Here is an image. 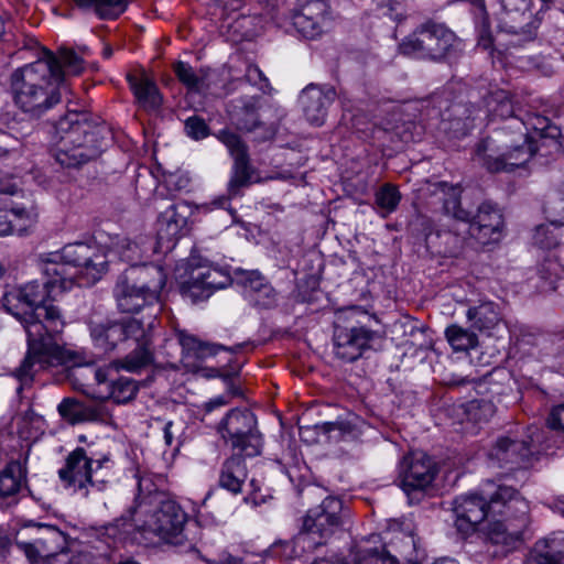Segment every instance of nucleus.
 Returning <instances> with one entry per match:
<instances>
[{
    "mask_svg": "<svg viewBox=\"0 0 564 564\" xmlns=\"http://www.w3.org/2000/svg\"><path fill=\"white\" fill-rule=\"evenodd\" d=\"M44 281H32L12 288L3 294V307L23 325L28 336V352L14 376L20 382L18 391L31 384L40 369L63 358L58 336L65 322L61 310L52 303L75 284L89 285L100 280L107 270V256L97 246L85 242L69 243L58 251L40 256Z\"/></svg>",
    "mask_w": 564,
    "mask_h": 564,
    "instance_id": "1",
    "label": "nucleus"
},
{
    "mask_svg": "<svg viewBox=\"0 0 564 564\" xmlns=\"http://www.w3.org/2000/svg\"><path fill=\"white\" fill-rule=\"evenodd\" d=\"M556 140L561 130L549 118L527 115L513 118L505 124L495 138L488 137L477 143L474 160L489 172L511 171L531 160L538 151L534 137Z\"/></svg>",
    "mask_w": 564,
    "mask_h": 564,
    "instance_id": "2",
    "label": "nucleus"
},
{
    "mask_svg": "<svg viewBox=\"0 0 564 564\" xmlns=\"http://www.w3.org/2000/svg\"><path fill=\"white\" fill-rule=\"evenodd\" d=\"M147 513L143 502L131 506L120 518L104 525L99 530V536L116 543L128 539L137 541V534L144 540L155 535L165 543L183 547V552H198L192 542H187L183 533L187 514L177 502L167 498L159 499V507L145 519L140 518Z\"/></svg>",
    "mask_w": 564,
    "mask_h": 564,
    "instance_id": "3",
    "label": "nucleus"
},
{
    "mask_svg": "<svg viewBox=\"0 0 564 564\" xmlns=\"http://www.w3.org/2000/svg\"><path fill=\"white\" fill-rule=\"evenodd\" d=\"M13 105L28 118L40 119L62 101V76L52 52L17 68L9 78Z\"/></svg>",
    "mask_w": 564,
    "mask_h": 564,
    "instance_id": "4",
    "label": "nucleus"
},
{
    "mask_svg": "<svg viewBox=\"0 0 564 564\" xmlns=\"http://www.w3.org/2000/svg\"><path fill=\"white\" fill-rule=\"evenodd\" d=\"M108 130L86 111H68L55 124L53 156L65 167H77L97 159Z\"/></svg>",
    "mask_w": 564,
    "mask_h": 564,
    "instance_id": "5",
    "label": "nucleus"
},
{
    "mask_svg": "<svg viewBox=\"0 0 564 564\" xmlns=\"http://www.w3.org/2000/svg\"><path fill=\"white\" fill-rule=\"evenodd\" d=\"M511 509L516 517L523 523L525 514L529 513L528 502L511 486L489 481L480 492H471L457 497L453 502L455 514V527L460 533L468 535L475 532L478 524L484 520L496 518V514H503Z\"/></svg>",
    "mask_w": 564,
    "mask_h": 564,
    "instance_id": "6",
    "label": "nucleus"
},
{
    "mask_svg": "<svg viewBox=\"0 0 564 564\" xmlns=\"http://www.w3.org/2000/svg\"><path fill=\"white\" fill-rule=\"evenodd\" d=\"M445 194L443 200L444 213L454 219L468 223L469 232L481 243L496 240L495 235H499L503 220L500 210L491 203H482L474 213L462 206L459 186L442 184Z\"/></svg>",
    "mask_w": 564,
    "mask_h": 564,
    "instance_id": "7",
    "label": "nucleus"
},
{
    "mask_svg": "<svg viewBox=\"0 0 564 564\" xmlns=\"http://www.w3.org/2000/svg\"><path fill=\"white\" fill-rule=\"evenodd\" d=\"M367 317H369L368 313L359 306L339 311L334 327L333 344L336 358L343 362L358 360L370 348L376 332L360 325V318Z\"/></svg>",
    "mask_w": 564,
    "mask_h": 564,
    "instance_id": "8",
    "label": "nucleus"
},
{
    "mask_svg": "<svg viewBox=\"0 0 564 564\" xmlns=\"http://www.w3.org/2000/svg\"><path fill=\"white\" fill-rule=\"evenodd\" d=\"M14 543L31 564H64L59 556L67 554V536L54 525L35 524L19 530Z\"/></svg>",
    "mask_w": 564,
    "mask_h": 564,
    "instance_id": "9",
    "label": "nucleus"
},
{
    "mask_svg": "<svg viewBox=\"0 0 564 564\" xmlns=\"http://www.w3.org/2000/svg\"><path fill=\"white\" fill-rule=\"evenodd\" d=\"M456 41L455 33L445 25L427 22L406 36L399 47L403 55L440 62L451 54Z\"/></svg>",
    "mask_w": 564,
    "mask_h": 564,
    "instance_id": "10",
    "label": "nucleus"
},
{
    "mask_svg": "<svg viewBox=\"0 0 564 564\" xmlns=\"http://www.w3.org/2000/svg\"><path fill=\"white\" fill-rule=\"evenodd\" d=\"M217 430L232 451L239 452L246 457H254L260 454L262 438L257 430V417L251 411L230 410L220 421Z\"/></svg>",
    "mask_w": 564,
    "mask_h": 564,
    "instance_id": "11",
    "label": "nucleus"
},
{
    "mask_svg": "<svg viewBox=\"0 0 564 564\" xmlns=\"http://www.w3.org/2000/svg\"><path fill=\"white\" fill-rule=\"evenodd\" d=\"M544 433L538 427L530 431V441L516 440L510 436L499 437L488 453L492 465L510 470L525 468L535 452H549L551 445L544 442Z\"/></svg>",
    "mask_w": 564,
    "mask_h": 564,
    "instance_id": "12",
    "label": "nucleus"
},
{
    "mask_svg": "<svg viewBox=\"0 0 564 564\" xmlns=\"http://www.w3.org/2000/svg\"><path fill=\"white\" fill-rule=\"evenodd\" d=\"M343 503L335 497H327L323 502L307 511L303 518L301 535H306L308 549L314 550L326 544L343 525Z\"/></svg>",
    "mask_w": 564,
    "mask_h": 564,
    "instance_id": "13",
    "label": "nucleus"
},
{
    "mask_svg": "<svg viewBox=\"0 0 564 564\" xmlns=\"http://www.w3.org/2000/svg\"><path fill=\"white\" fill-rule=\"evenodd\" d=\"M120 368L109 364L105 367H88L85 370L93 376V382L86 384L85 394L95 400H113V402L127 403L133 400L139 387L134 379L129 377L115 378Z\"/></svg>",
    "mask_w": 564,
    "mask_h": 564,
    "instance_id": "14",
    "label": "nucleus"
},
{
    "mask_svg": "<svg viewBox=\"0 0 564 564\" xmlns=\"http://www.w3.org/2000/svg\"><path fill=\"white\" fill-rule=\"evenodd\" d=\"M109 458L94 460L83 447H76L65 457V464L58 469V478L64 488L79 494L83 497L89 495V488L96 486L93 480L94 465L101 468Z\"/></svg>",
    "mask_w": 564,
    "mask_h": 564,
    "instance_id": "15",
    "label": "nucleus"
},
{
    "mask_svg": "<svg viewBox=\"0 0 564 564\" xmlns=\"http://www.w3.org/2000/svg\"><path fill=\"white\" fill-rule=\"evenodd\" d=\"M437 475L435 462L424 453L404 456L400 464L399 478L402 490L410 500H420Z\"/></svg>",
    "mask_w": 564,
    "mask_h": 564,
    "instance_id": "16",
    "label": "nucleus"
},
{
    "mask_svg": "<svg viewBox=\"0 0 564 564\" xmlns=\"http://www.w3.org/2000/svg\"><path fill=\"white\" fill-rule=\"evenodd\" d=\"M232 282L227 271L218 267L200 265L191 272L189 279L182 284L183 294L192 302L204 301L217 290L229 286Z\"/></svg>",
    "mask_w": 564,
    "mask_h": 564,
    "instance_id": "17",
    "label": "nucleus"
},
{
    "mask_svg": "<svg viewBox=\"0 0 564 564\" xmlns=\"http://www.w3.org/2000/svg\"><path fill=\"white\" fill-rule=\"evenodd\" d=\"M505 11L498 28L501 32L520 36L518 43L532 41L536 36L539 22L529 11L530 0H499Z\"/></svg>",
    "mask_w": 564,
    "mask_h": 564,
    "instance_id": "18",
    "label": "nucleus"
},
{
    "mask_svg": "<svg viewBox=\"0 0 564 564\" xmlns=\"http://www.w3.org/2000/svg\"><path fill=\"white\" fill-rule=\"evenodd\" d=\"M217 138L234 158L232 175L228 183V194L232 197L238 195L242 187L251 184L252 169L249 164L247 147L239 135L227 130L219 131Z\"/></svg>",
    "mask_w": 564,
    "mask_h": 564,
    "instance_id": "19",
    "label": "nucleus"
},
{
    "mask_svg": "<svg viewBox=\"0 0 564 564\" xmlns=\"http://www.w3.org/2000/svg\"><path fill=\"white\" fill-rule=\"evenodd\" d=\"M235 280L242 286L245 295L254 306L270 308L275 305L276 293L258 270L237 269Z\"/></svg>",
    "mask_w": 564,
    "mask_h": 564,
    "instance_id": "20",
    "label": "nucleus"
},
{
    "mask_svg": "<svg viewBox=\"0 0 564 564\" xmlns=\"http://www.w3.org/2000/svg\"><path fill=\"white\" fill-rule=\"evenodd\" d=\"M336 98L333 87L306 86L300 95V105L307 121L315 126L325 122L329 106Z\"/></svg>",
    "mask_w": 564,
    "mask_h": 564,
    "instance_id": "21",
    "label": "nucleus"
},
{
    "mask_svg": "<svg viewBox=\"0 0 564 564\" xmlns=\"http://www.w3.org/2000/svg\"><path fill=\"white\" fill-rule=\"evenodd\" d=\"M505 521L495 520L488 524L487 538L491 544L500 545L502 553L513 550L522 539L523 529L528 523V513L523 523L516 517L514 510L507 511L503 514Z\"/></svg>",
    "mask_w": 564,
    "mask_h": 564,
    "instance_id": "22",
    "label": "nucleus"
},
{
    "mask_svg": "<svg viewBox=\"0 0 564 564\" xmlns=\"http://www.w3.org/2000/svg\"><path fill=\"white\" fill-rule=\"evenodd\" d=\"M326 13L325 1H307L293 14V26L303 37L314 40L323 32Z\"/></svg>",
    "mask_w": 564,
    "mask_h": 564,
    "instance_id": "23",
    "label": "nucleus"
},
{
    "mask_svg": "<svg viewBox=\"0 0 564 564\" xmlns=\"http://www.w3.org/2000/svg\"><path fill=\"white\" fill-rule=\"evenodd\" d=\"M28 470L19 460H11L0 470V499L3 506L17 505L28 489Z\"/></svg>",
    "mask_w": 564,
    "mask_h": 564,
    "instance_id": "24",
    "label": "nucleus"
},
{
    "mask_svg": "<svg viewBox=\"0 0 564 564\" xmlns=\"http://www.w3.org/2000/svg\"><path fill=\"white\" fill-rule=\"evenodd\" d=\"M121 276L150 296V301L159 299L166 282V275L162 268L154 264L131 265Z\"/></svg>",
    "mask_w": 564,
    "mask_h": 564,
    "instance_id": "25",
    "label": "nucleus"
},
{
    "mask_svg": "<svg viewBox=\"0 0 564 564\" xmlns=\"http://www.w3.org/2000/svg\"><path fill=\"white\" fill-rule=\"evenodd\" d=\"M177 338L183 349L182 362L184 367L189 371H197L199 369V364L204 359L210 356H215L219 350L235 351V349L227 348L221 345L200 341L193 335L186 334L184 332H181L177 335Z\"/></svg>",
    "mask_w": 564,
    "mask_h": 564,
    "instance_id": "26",
    "label": "nucleus"
},
{
    "mask_svg": "<svg viewBox=\"0 0 564 564\" xmlns=\"http://www.w3.org/2000/svg\"><path fill=\"white\" fill-rule=\"evenodd\" d=\"M191 214L189 206L185 202L171 204L158 218V238L160 241L176 239L186 227Z\"/></svg>",
    "mask_w": 564,
    "mask_h": 564,
    "instance_id": "27",
    "label": "nucleus"
},
{
    "mask_svg": "<svg viewBox=\"0 0 564 564\" xmlns=\"http://www.w3.org/2000/svg\"><path fill=\"white\" fill-rule=\"evenodd\" d=\"M528 564H564V532H553L536 541Z\"/></svg>",
    "mask_w": 564,
    "mask_h": 564,
    "instance_id": "28",
    "label": "nucleus"
},
{
    "mask_svg": "<svg viewBox=\"0 0 564 564\" xmlns=\"http://www.w3.org/2000/svg\"><path fill=\"white\" fill-rule=\"evenodd\" d=\"M481 109L474 105L453 104L443 113L444 130H448L454 137H463L474 127V121L479 117Z\"/></svg>",
    "mask_w": 564,
    "mask_h": 564,
    "instance_id": "29",
    "label": "nucleus"
},
{
    "mask_svg": "<svg viewBox=\"0 0 564 564\" xmlns=\"http://www.w3.org/2000/svg\"><path fill=\"white\" fill-rule=\"evenodd\" d=\"M243 457V454L234 451V454L224 460L219 470L218 485L234 495L241 492L242 485L248 478Z\"/></svg>",
    "mask_w": 564,
    "mask_h": 564,
    "instance_id": "30",
    "label": "nucleus"
},
{
    "mask_svg": "<svg viewBox=\"0 0 564 564\" xmlns=\"http://www.w3.org/2000/svg\"><path fill=\"white\" fill-rule=\"evenodd\" d=\"M113 293L118 308L122 313H137L147 304L154 302L150 301V296L122 276L119 278Z\"/></svg>",
    "mask_w": 564,
    "mask_h": 564,
    "instance_id": "31",
    "label": "nucleus"
},
{
    "mask_svg": "<svg viewBox=\"0 0 564 564\" xmlns=\"http://www.w3.org/2000/svg\"><path fill=\"white\" fill-rule=\"evenodd\" d=\"M128 82L140 108L148 112H154L160 109L163 97L153 80L144 76L129 75Z\"/></svg>",
    "mask_w": 564,
    "mask_h": 564,
    "instance_id": "32",
    "label": "nucleus"
},
{
    "mask_svg": "<svg viewBox=\"0 0 564 564\" xmlns=\"http://www.w3.org/2000/svg\"><path fill=\"white\" fill-rule=\"evenodd\" d=\"M467 318L471 326L480 332H490L501 322L499 306L494 302H481L477 306L469 307Z\"/></svg>",
    "mask_w": 564,
    "mask_h": 564,
    "instance_id": "33",
    "label": "nucleus"
},
{
    "mask_svg": "<svg viewBox=\"0 0 564 564\" xmlns=\"http://www.w3.org/2000/svg\"><path fill=\"white\" fill-rule=\"evenodd\" d=\"M173 69L177 79L189 91L204 93L210 88L209 69L200 68L195 70L189 64L182 61L175 63Z\"/></svg>",
    "mask_w": 564,
    "mask_h": 564,
    "instance_id": "34",
    "label": "nucleus"
},
{
    "mask_svg": "<svg viewBox=\"0 0 564 564\" xmlns=\"http://www.w3.org/2000/svg\"><path fill=\"white\" fill-rule=\"evenodd\" d=\"M90 335L97 347L105 351L116 348L120 341H124L123 327L121 321L108 324H93Z\"/></svg>",
    "mask_w": 564,
    "mask_h": 564,
    "instance_id": "35",
    "label": "nucleus"
},
{
    "mask_svg": "<svg viewBox=\"0 0 564 564\" xmlns=\"http://www.w3.org/2000/svg\"><path fill=\"white\" fill-rule=\"evenodd\" d=\"M390 545L395 552L398 564L401 561L405 564H423L425 552L417 546L414 535L401 533Z\"/></svg>",
    "mask_w": 564,
    "mask_h": 564,
    "instance_id": "36",
    "label": "nucleus"
},
{
    "mask_svg": "<svg viewBox=\"0 0 564 564\" xmlns=\"http://www.w3.org/2000/svg\"><path fill=\"white\" fill-rule=\"evenodd\" d=\"M486 113L488 117L508 119V124L511 119L519 118L514 113L513 102L509 96V93L502 89L491 91L486 98Z\"/></svg>",
    "mask_w": 564,
    "mask_h": 564,
    "instance_id": "37",
    "label": "nucleus"
},
{
    "mask_svg": "<svg viewBox=\"0 0 564 564\" xmlns=\"http://www.w3.org/2000/svg\"><path fill=\"white\" fill-rule=\"evenodd\" d=\"M152 341L137 344L135 348L124 358L111 362L117 368L124 369L130 372H138L153 362Z\"/></svg>",
    "mask_w": 564,
    "mask_h": 564,
    "instance_id": "38",
    "label": "nucleus"
},
{
    "mask_svg": "<svg viewBox=\"0 0 564 564\" xmlns=\"http://www.w3.org/2000/svg\"><path fill=\"white\" fill-rule=\"evenodd\" d=\"M59 415L72 424L95 421L100 416L98 408H83L75 399L66 398L57 406Z\"/></svg>",
    "mask_w": 564,
    "mask_h": 564,
    "instance_id": "39",
    "label": "nucleus"
},
{
    "mask_svg": "<svg viewBox=\"0 0 564 564\" xmlns=\"http://www.w3.org/2000/svg\"><path fill=\"white\" fill-rule=\"evenodd\" d=\"M150 239L142 237L140 241H131L128 238H117L112 242V250L119 254V257L130 263H137L148 252Z\"/></svg>",
    "mask_w": 564,
    "mask_h": 564,
    "instance_id": "40",
    "label": "nucleus"
},
{
    "mask_svg": "<svg viewBox=\"0 0 564 564\" xmlns=\"http://www.w3.org/2000/svg\"><path fill=\"white\" fill-rule=\"evenodd\" d=\"M83 8L93 7L100 19H117L127 9V0H75Z\"/></svg>",
    "mask_w": 564,
    "mask_h": 564,
    "instance_id": "41",
    "label": "nucleus"
},
{
    "mask_svg": "<svg viewBox=\"0 0 564 564\" xmlns=\"http://www.w3.org/2000/svg\"><path fill=\"white\" fill-rule=\"evenodd\" d=\"M475 6L474 18L476 32L478 34V44L484 48H490L494 43V37L484 0H475Z\"/></svg>",
    "mask_w": 564,
    "mask_h": 564,
    "instance_id": "42",
    "label": "nucleus"
},
{
    "mask_svg": "<svg viewBox=\"0 0 564 564\" xmlns=\"http://www.w3.org/2000/svg\"><path fill=\"white\" fill-rule=\"evenodd\" d=\"M445 336L455 351H467L478 345L476 334L457 325L448 326Z\"/></svg>",
    "mask_w": 564,
    "mask_h": 564,
    "instance_id": "43",
    "label": "nucleus"
},
{
    "mask_svg": "<svg viewBox=\"0 0 564 564\" xmlns=\"http://www.w3.org/2000/svg\"><path fill=\"white\" fill-rule=\"evenodd\" d=\"M153 321L154 318L144 325L140 319L133 317L121 319L126 340L132 339L135 345L152 341Z\"/></svg>",
    "mask_w": 564,
    "mask_h": 564,
    "instance_id": "44",
    "label": "nucleus"
},
{
    "mask_svg": "<svg viewBox=\"0 0 564 564\" xmlns=\"http://www.w3.org/2000/svg\"><path fill=\"white\" fill-rule=\"evenodd\" d=\"M62 76V89H64V74L79 75L84 69V59L70 48H59L58 55H54Z\"/></svg>",
    "mask_w": 564,
    "mask_h": 564,
    "instance_id": "45",
    "label": "nucleus"
},
{
    "mask_svg": "<svg viewBox=\"0 0 564 564\" xmlns=\"http://www.w3.org/2000/svg\"><path fill=\"white\" fill-rule=\"evenodd\" d=\"M272 553L284 560H293L303 555L304 552H311L308 543L306 542V535L300 533L290 541H283L273 544Z\"/></svg>",
    "mask_w": 564,
    "mask_h": 564,
    "instance_id": "46",
    "label": "nucleus"
},
{
    "mask_svg": "<svg viewBox=\"0 0 564 564\" xmlns=\"http://www.w3.org/2000/svg\"><path fill=\"white\" fill-rule=\"evenodd\" d=\"M543 212L550 225L564 226V193L556 191L547 195Z\"/></svg>",
    "mask_w": 564,
    "mask_h": 564,
    "instance_id": "47",
    "label": "nucleus"
},
{
    "mask_svg": "<svg viewBox=\"0 0 564 564\" xmlns=\"http://www.w3.org/2000/svg\"><path fill=\"white\" fill-rule=\"evenodd\" d=\"M466 420L474 423L488 422L495 414V405L487 400H471L463 405Z\"/></svg>",
    "mask_w": 564,
    "mask_h": 564,
    "instance_id": "48",
    "label": "nucleus"
},
{
    "mask_svg": "<svg viewBox=\"0 0 564 564\" xmlns=\"http://www.w3.org/2000/svg\"><path fill=\"white\" fill-rule=\"evenodd\" d=\"M547 423L551 431L540 430V432L544 433L543 440L546 444L551 445V449L554 446L560 447V445H557L560 433L564 432V404L553 408Z\"/></svg>",
    "mask_w": 564,
    "mask_h": 564,
    "instance_id": "49",
    "label": "nucleus"
},
{
    "mask_svg": "<svg viewBox=\"0 0 564 564\" xmlns=\"http://www.w3.org/2000/svg\"><path fill=\"white\" fill-rule=\"evenodd\" d=\"M401 195L391 184H384L376 193V204L387 214L394 212L400 203Z\"/></svg>",
    "mask_w": 564,
    "mask_h": 564,
    "instance_id": "50",
    "label": "nucleus"
},
{
    "mask_svg": "<svg viewBox=\"0 0 564 564\" xmlns=\"http://www.w3.org/2000/svg\"><path fill=\"white\" fill-rule=\"evenodd\" d=\"M8 212L13 223H15L14 228L18 235H22L28 227L36 221L37 215L32 207L12 206Z\"/></svg>",
    "mask_w": 564,
    "mask_h": 564,
    "instance_id": "51",
    "label": "nucleus"
},
{
    "mask_svg": "<svg viewBox=\"0 0 564 564\" xmlns=\"http://www.w3.org/2000/svg\"><path fill=\"white\" fill-rule=\"evenodd\" d=\"M257 102L256 99H252L243 106L241 117L237 121V127L240 130L252 132L261 126L257 113Z\"/></svg>",
    "mask_w": 564,
    "mask_h": 564,
    "instance_id": "52",
    "label": "nucleus"
},
{
    "mask_svg": "<svg viewBox=\"0 0 564 564\" xmlns=\"http://www.w3.org/2000/svg\"><path fill=\"white\" fill-rule=\"evenodd\" d=\"M356 564H398V560L390 551L368 550L358 555Z\"/></svg>",
    "mask_w": 564,
    "mask_h": 564,
    "instance_id": "53",
    "label": "nucleus"
},
{
    "mask_svg": "<svg viewBox=\"0 0 564 564\" xmlns=\"http://www.w3.org/2000/svg\"><path fill=\"white\" fill-rule=\"evenodd\" d=\"M21 142L8 132L0 130V160L15 159L20 154Z\"/></svg>",
    "mask_w": 564,
    "mask_h": 564,
    "instance_id": "54",
    "label": "nucleus"
},
{
    "mask_svg": "<svg viewBox=\"0 0 564 564\" xmlns=\"http://www.w3.org/2000/svg\"><path fill=\"white\" fill-rule=\"evenodd\" d=\"M563 269H560L554 260L547 258L541 265L539 273L545 280L547 289L555 290L556 281L561 278Z\"/></svg>",
    "mask_w": 564,
    "mask_h": 564,
    "instance_id": "55",
    "label": "nucleus"
},
{
    "mask_svg": "<svg viewBox=\"0 0 564 564\" xmlns=\"http://www.w3.org/2000/svg\"><path fill=\"white\" fill-rule=\"evenodd\" d=\"M249 24H251V18L246 15H239L238 18L234 19L232 22H229L227 28L234 33L232 40H249L252 36V31L247 28Z\"/></svg>",
    "mask_w": 564,
    "mask_h": 564,
    "instance_id": "56",
    "label": "nucleus"
},
{
    "mask_svg": "<svg viewBox=\"0 0 564 564\" xmlns=\"http://www.w3.org/2000/svg\"><path fill=\"white\" fill-rule=\"evenodd\" d=\"M534 242L541 248H553L557 246V235L550 229V225H539L533 235Z\"/></svg>",
    "mask_w": 564,
    "mask_h": 564,
    "instance_id": "57",
    "label": "nucleus"
},
{
    "mask_svg": "<svg viewBox=\"0 0 564 564\" xmlns=\"http://www.w3.org/2000/svg\"><path fill=\"white\" fill-rule=\"evenodd\" d=\"M185 131L188 137L195 140L204 139L209 134V128L205 120L197 116L186 119Z\"/></svg>",
    "mask_w": 564,
    "mask_h": 564,
    "instance_id": "58",
    "label": "nucleus"
},
{
    "mask_svg": "<svg viewBox=\"0 0 564 564\" xmlns=\"http://www.w3.org/2000/svg\"><path fill=\"white\" fill-rule=\"evenodd\" d=\"M138 497L142 500L152 498L154 495V499L159 501V499H165L162 492H159L150 477H140L138 480Z\"/></svg>",
    "mask_w": 564,
    "mask_h": 564,
    "instance_id": "59",
    "label": "nucleus"
},
{
    "mask_svg": "<svg viewBox=\"0 0 564 564\" xmlns=\"http://www.w3.org/2000/svg\"><path fill=\"white\" fill-rule=\"evenodd\" d=\"M245 80L259 86L260 89H264L268 86V79L263 75L262 70L256 65H249L245 74Z\"/></svg>",
    "mask_w": 564,
    "mask_h": 564,
    "instance_id": "60",
    "label": "nucleus"
},
{
    "mask_svg": "<svg viewBox=\"0 0 564 564\" xmlns=\"http://www.w3.org/2000/svg\"><path fill=\"white\" fill-rule=\"evenodd\" d=\"M14 226L8 209H0V236L17 234Z\"/></svg>",
    "mask_w": 564,
    "mask_h": 564,
    "instance_id": "61",
    "label": "nucleus"
},
{
    "mask_svg": "<svg viewBox=\"0 0 564 564\" xmlns=\"http://www.w3.org/2000/svg\"><path fill=\"white\" fill-rule=\"evenodd\" d=\"M234 394L235 393L227 395H218L216 398L210 399L208 402L204 404L205 415L213 412L215 409L227 405L230 402V399Z\"/></svg>",
    "mask_w": 564,
    "mask_h": 564,
    "instance_id": "62",
    "label": "nucleus"
},
{
    "mask_svg": "<svg viewBox=\"0 0 564 564\" xmlns=\"http://www.w3.org/2000/svg\"><path fill=\"white\" fill-rule=\"evenodd\" d=\"M312 564H348L345 558L338 555H330L325 557L316 558Z\"/></svg>",
    "mask_w": 564,
    "mask_h": 564,
    "instance_id": "63",
    "label": "nucleus"
},
{
    "mask_svg": "<svg viewBox=\"0 0 564 564\" xmlns=\"http://www.w3.org/2000/svg\"><path fill=\"white\" fill-rule=\"evenodd\" d=\"M551 507L553 510L564 516V496L556 497Z\"/></svg>",
    "mask_w": 564,
    "mask_h": 564,
    "instance_id": "64",
    "label": "nucleus"
}]
</instances>
